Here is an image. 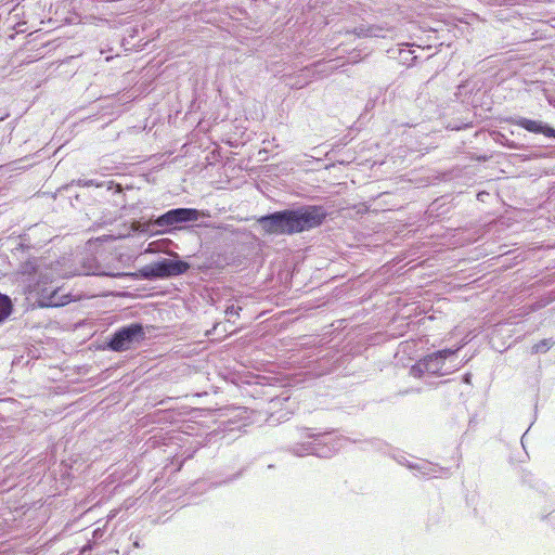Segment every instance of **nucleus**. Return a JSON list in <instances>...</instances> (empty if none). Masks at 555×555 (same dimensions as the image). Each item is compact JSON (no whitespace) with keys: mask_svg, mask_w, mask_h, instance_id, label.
I'll return each mask as SVG.
<instances>
[{"mask_svg":"<svg viewBox=\"0 0 555 555\" xmlns=\"http://www.w3.org/2000/svg\"><path fill=\"white\" fill-rule=\"evenodd\" d=\"M302 437L313 440L292 446L289 451L297 456L313 454L319 457H331L341 447V439L328 433L317 435L307 430L302 434Z\"/></svg>","mask_w":555,"mask_h":555,"instance_id":"obj_2","label":"nucleus"},{"mask_svg":"<svg viewBox=\"0 0 555 555\" xmlns=\"http://www.w3.org/2000/svg\"><path fill=\"white\" fill-rule=\"evenodd\" d=\"M353 33L358 37H376V38H385L386 37V30L379 26L360 25L354 28Z\"/></svg>","mask_w":555,"mask_h":555,"instance_id":"obj_10","label":"nucleus"},{"mask_svg":"<svg viewBox=\"0 0 555 555\" xmlns=\"http://www.w3.org/2000/svg\"><path fill=\"white\" fill-rule=\"evenodd\" d=\"M511 122L526 129L529 132L533 133H543L544 135L548 138H555V129L548 127L547 125L543 124L542 121L538 120H531L525 117H518L515 119H512Z\"/></svg>","mask_w":555,"mask_h":555,"instance_id":"obj_8","label":"nucleus"},{"mask_svg":"<svg viewBox=\"0 0 555 555\" xmlns=\"http://www.w3.org/2000/svg\"><path fill=\"white\" fill-rule=\"evenodd\" d=\"M82 274H86V275H108V276H116L117 274H114V273H106V272H103V271H100L98 268L95 269H83L82 271Z\"/></svg>","mask_w":555,"mask_h":555,"instance_id":"obj_14","label":"nucleus"},{"mask_svg":"<svg viewBox=\"0 0 555 555\" xmlns=\"http://www.w3.org/2000/svg\"><path fill=\"white\" fill-rule=\"evenodd\" d=\"M190 264L183 260L164 258L140 269V275L146 280L168 279L185 273Z\"/></svg>","mask_w":555,"mask_h":555,"instance_id":"obj_3","label":"nucleus"},{"mask_svg":"<svg viewBox=\"0 0 555 555\" xmlns=\"http://www.w3.org/2000/svg\"><path fill=\"white\" fill-rule=\"evenodd\" d=\"M12 312V301L7 295L0 294V323Z\"/></svg>","mask_w":555,"mask_h":555,"instance_id":"obj_12","label":"nucleus"},{"mask_svg":"<svg viewBox=\"0 0 555 555\" xmlns=\"http://www.w3.org/2000/svg\"><path fill=\"white\" fill-rule=\"evenodd\" d=\"M457 350L459 348L455 350L443 349L426 356L410 369V375L420 378L425 373L430 375L448 374L449 371L443 367L444 361L447 358L453 356Z\"/></svg>","mask_w":555,"mask_h":555,"instance_id":"obj_4","label":"nucleus"},{"mask_svg":"<svg viewBox=\"0 0 555 555\" xmlns=\"http://www.w3.org/2000/svg\"><path fill=\"white\" fill-rule=\"evenodd\" d=\"M326 216L323 206L310 205L262 216L258 223L268 234L293 235L321 225Z\"/></svg>","mask_w":555,"mask_h":555,"instance_id":"obj_1","label":"nucleus"},{"mask_svg":"<svg viewBox=\"0 0 555 555\" xmlns=\"http://www.w3.org/2000/svg\"><path fill=\"white\" fill-rule=\"evenodd\" d=\"M199 219V211L194 208H173L163 214L153 221H150L147 228L159 227L166 228L182 222L197 221Z\"/></svg>","mask_w":555,"mask_h":555,"instance_id":"obj_7","label":"nucleus"},{"mask_svg":"<svg viewBox=\"0 0 555 555\" xmlns=\"http://www.w3.org/2000/svg\"><path fill=\"white\" fill-rule=\"evenodd\" d=\"M145 339L142 324L131 323L116 331L108 341V348L114 351L129 350Z\"/></svg>","mask_w":555,"mask_h":555,"instance_id":"obj_5","label":"nucleus"},{"mask_svg":"<svg viewBox=\"0 0 555 555\" xmlns=\"http://www.w3.org/2000/svg\"><path fill=\"white\" fill-rule=\"evenodd\" d=\"M40 279L41 280L38 281L34 287V291L38 294V304L40 307H61L70 301L69 294L62 287L41 286V284H46L48 280L52 281V276L40 273Z\"/></svg>","mask_w":555,"mask_h":555,"instance_id":"obj_6","label":"nucleus"},{"mask_svg":"<svg viewBox=\"0 0 555 555\" xmlns=\"http://www.w3.org/2000/svg\"><path fill=\"white\" fill-rule=\"evenodd\" d=\"M241 310V307H235L234 305H231L229 306L227 309H225V314L228 317H232V315H238V311Z\"/></svg>","mask_w":555,"mask_h":555,"instance_id":"obj_15","label":"nucleus"},{"mask_svg":"<svg viewBox=\"0 0 555 555\" xmlns=\"http://www.w3.org/2000/svg\"><path fill=\"white\" fill-rule=\"evenodd\" d=\"M408 467L416 469L422 476L425 477H437V474L441 468L426 461H420L417 463L406 462Z\"/></svg>","mask_w":555,"mask_h":555,"instance_id":"obj_9","label":"nucleus"},{"mask_svg":"<svg viewBox=\"0 0 555 555\" xmlns=\"http://www.w3.org/2000/svg\"><path fill=\"white\" fill-rule=\"evenodd\" d=\"M553 343L551 339H543L532 347L533 352H545L552 347Z\"/></svg>","mask_w":555,"mask_h":555,"instance_id":"obj_13","label":"nucleus"},{"mask_svg":"<svg viewBox=\"0 0 555 555\" xmlns=\"http://www.w3.org/2000/svg\"><path fill=\"white\" fill-rule=\"evenodd\" d=\"M92 184H93V183H92V180H88V181H85V182H83V185H92Z\"/></svg>","mask_w":555,"mask_h":555,"instance_id":"obj_17","label":"nucleus"},{"mask_svg":"<svg viewBox=\"0 0 555 555\" xmlns=\"http://www.w3.org/2000/svg\"><path fill=\"white\" fill-rule=\"evenodd\" d=\"M39 267V260L31 258L21 264L20 272L23 275H33L37 273Z\"/></svg>","mask_w":555,"mask_h":555,"instance_id":"obj_11","label":"nucleus"},{"mask_svg":"<svg viewBox=\"0 0 555 555\" xmlns=\"http://www.w3.org/2000/svg\"><path fill=\"white\" fill-rule=\"evenodd\" d=\"M464 382H465V383H469V382H470V375H469V374H466V375L464 376Z\"/></svg>","mask_w":555,"mask_h":555,"instance_id":"obj_16","label":"nucleus"}]
</instances>
